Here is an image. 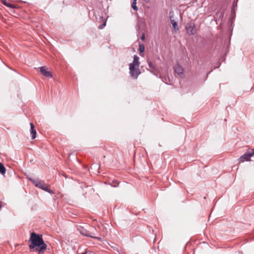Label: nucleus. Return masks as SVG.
Segmentation results:
<instances>
[{
  "instance_id": "16",
  "label": "nucleus",
  "mask_w": 254,
  "mask_h": 254,
  "mask_svg": "<svg viewBox=\"0 0 254 254\" xmlns=\"http://www.w3.org/2000/svg\"><path fill=\"white\" fill-rule=\"evenodd\" d=\"M131 7L135 10H137V7L136 6V2L133 1L131 4Z\"/></svg>"
},
{
  "instance_id": "23",
  "label": "nucleus",
  "mask_w": 254,
  "mask_h": 254,
  "mask_svg": "<svg viewBox=\"0 0 254 254\" xmlns=\"http://www.w3.org/2000/svg\"><path fill=\"white\" fill-rule=\"evenodd\" d=\"M171 19H173V15H171Z\"/></svg>"
},
{
  "instance_id": "3",
  "label": "nucleus",
  "mask_w": 254,
  "mask_h": 254,
  "mask_svg": "<svg viewBox=\"0 0 254 254\" xmlns=\"http://www.w3.org/2000/svg\"><path fill=\"white\" fill-rule=\"evenodd\" d=\"M194 27L195 25L193 23H188L186 24L185 28L189 35H193L196 33V30Z\"/></svg>"
},
{
  "instance_id": "20",
  "label": "nucleus",
  "mask_w": 254,
  "mask_h": 254,
  "mask_svg": "<svg viewBox=\"0 0 254 254\" xmlns=\"http://www.w3.org/2000/svg\"><path fill=\"white\" fill-rule=\"evenodd\" d=\"M141 39L143 41L145 39V35L144 34L141 36Z\"/></svg>"
},
{
  "instance_id": "13",
  "label": "nucleus",
  "mask_w": 254,
  "mask_h": 254,
  "mask_svg": "<svg viewBox=\"0 0 254 254\" xmlns=\"http://www.w3.org/2000/svg\"><path fill=\"white\" fill-rule=\"evenodd\" d=\"M139 51L141 53H142L144 52V46L143 44H139Z\"/></svg>"
},
{
  "instance_id": "5",
  "label": "nucleus",
  "mask_w": 254,
  "mask_h": 254,
  "mask_svg": "<svg viewBox=\"0 0 254 254\" xmlns=\"http://www.w3.org/2000/svg\"><path fill=\"white\" fill-rule=\"evenodd\" d=\"M79 231L80 232V233L83 236L92 238L93 239H99L98 237L94 236V234L89 231L86 230V229L81 228V229L79 230Z\"/></svg>"
},
{
  "instance_id": "25",
  "label": "nucleus",
  "mask_w": 254,
  "mask_h": 254,
  "mask_svg": "<svg viewBox=\"0 0 254 254\" xmlns=\"http://www.w3.org/2000/svg\"><path fill=\"white\" fill-rule=\"evenodd\" d=\"M82 254H86L85 253H82Z\"/></svg>"
},
{
  "instance_id": "18",
  "label": "nucleus",
  "mask_w": 254,
  "mask_h": 254,
  "mask_svg": "<svg viewBox=\"0 0 254 254\" xmlns=\"http://www.w3.org/2000/svg\"><path fill=\"white\" fill-rule=\"evenodd\" d=\"M148 65L150 67V68H151L154 70H155V67L154 65L152 64V63L151 62H148Z\"/></svg>"
},
{
  "instance_id": "14",
  "label": "nucleus",
  "mask_w": 254,
  "mask_h": 254,
  "mask_svg": "<svg viewBox=\"0 0 254 254\" xmlns=\"http://www.w3.org/2000/svg\"><path fill=\"white\" fill-rule=\"evenodd\" d=\"M29 180H30L36 187H38L39 185H38L40 183L39 181L34 180L31 178H29Z\"/></svg>"
},
{
  "instance_id": "21",
  "label": "nucleus",
  "mask_w": 254,
  "mask_h": 254,
  "mask_svg": "<svg viewBox=\"0 0 254 254\" xmlns=\"http://www.w3.org/2000/svg\"><path fill=\"white\" fill-rule=\"evenodd\" d=\"M0 1L2 2V3L4 4L7 1L6 0H0Z\"/></svg>"
},
{
  "instance_id": "8",
  "label": "nucleus",
  "mask_w": 254,
  "mask_h": 254,
  "mask_svg": "<svg viewBox=\"0 0 254 254\" xmlns=\"http://www.w3.org/2000/svg\"><path fill=\"white\" fill-rule=\"evenodd\" d=\"M30 133L31 135V138L34 139L36 137V130L35 129L33 123H31L30 124Z\"/></svg>"
},
{
  "instance_id": "9",
  "label": "nucleus",
  "mask_w": 254,
  "mask_h": 254,
  "mask_svg": "<svg viewBox=\"0 0 254 254\" xmlns=\"http://www.w3.org/2000/svg\"><path fill=\"white\" fill-rule=\"evenodd\" d=\"M38 185H39L38 188L47 192H51V190L48 189V187L45 183L40 182V183Z\"/></svg>"
},
{
  "instance_id": "10",
  "label": "nucleus",
  "mask_w": 254,
  "mask_h": 254,
  "mask_svg": "<svg viewBox=\"0 0 254 254\" xmlns=\"http://www.w3.org/2000/svg\"><path fill=\"white\" fill-rule=\"evenodd\" d=\"M130 65L139 66V57L135 55L133 57V62L129 64Z\"/></svg>"
},
{
  "instance_id": "1",
  "label": "nucleus",
  "mask_w": 254,
  "mask_h": 254,
  "mask_svg": "<svg viewBox=\"0 0 254 254\" xmlns=\"http://www.w3.org/2000/svg\"><path fill=\"white\" fill-rule=\"evenodd\" d=\"M29 241L31 242L29 245L30 251L33 250V251L38 252L40 254L43 253L47 249V246L44 242L42 235L32 232L30 235Z\"/></svg>"
},
{
  "instance_id": "7",
  "label": "nucleus",
  "mask_w": 254,
  "mask_h": 254,
  "mask_svg": "<svg viewBox=\"0 0 254 254\" xmlns=\"http://www.w3.org/2000/svg\"><path fill=\"white\" fill-rule=\"evenodd\" d=\"M174 71L176 73H177L180 76H183L184 69L179 64L176 65L174 67Z\"/></svg>"
},
{
  "instance_id": "4",
  "label": "nucleus",
  "mask_w": 254,
  "mask_h": 254,
  "mask_svg": "<svg viewBox=\"0 0 254 254\" xmlns=\"http://www.w3.org/2000/svg\"><path fill=\"white\" fill-rule=\"evenodd\" d=\"M253 155H254V149H252L251 151L247 152L242 155L239 158L240 162H243L246 160H249Z\"/></svg>"
},
{
  "instance_id": "15",
  "label": "nucleus",
  "mask_w": 254,
  "mask_h": 254,
  "mask_svg": "<svg viewBox=\"0 0 254 254\" xmlns=\"http://www.w3.org/2000/svg\"><path fill=\"white\" fill-rule=\"evenodd\" d=\"M4 5L11 8H14L15 7V6L14 5L8 3L7 2H6Z\"/></svg>"
},
{
  "instance_id": "11",
  "label": "nucleus",
  "mask_w": 254,
  "mask_h": 254,
  "mask_svg": "<svg viewBox=\"0 0 254 254\" xmlns=\"http://www.w3.org/2000/svg\"><path fill=\"white\" fill-rule=\"evenodd\" d=\"M169 17H170L171 24H172V26L173 27L174 30L175 31L179 30V28L177 27V26H178L177 22H176L174 19H171V12H170V16Z\"/></svg>"
},
{
  "instance_id": "6",
  "label": "nucleus",
  "mask_w": 254,
  "mask_h": 254,
  "mask_svg": "<svg viewBox=\"0 0 254 254\" xmlns=\"http://www.w3.org/2000/svg\"><path fill=\"white\" fill-rule=\"evenodd\" d=\"M40 72L46 77H52L51 72L47 70V68L46 66H41L40 67Z\"/></svg>"
},
{
  "instance_id": "2",
  "label": "nucleus",
  "mask_w": 254,
  "mask_h": 254,
  "mask_svg": "<svg viewBox=\"0 0 254 254\" xmlns=\"http://www.w3.org/2000/svg\"><path fill=\"white\" fill-rule=\"evenodd\" d=\"M129 73L130 76L134 79H136L138 75L140 73L139 66H132L129 65Z\"/></svg>"
},
{
  "instance_id": "12",
  "label": "nucleus",
  "mask_w": 254,
  "mask_h": 254,
  "mask_svg": "<svg viewBox=\"0 0 254 254\" xmlns=\"http://www.w3.org/2000/svg\"><path fill=\"white\" fill-rule=\"evenodd\" d=\"M5 172V168L4 165L0 162V173L3 174Z\"/></svg>"
},
{
  "instance_id": "19",
  "label": "nucleus",
  "mask_w": 254,
  "mask_h": 254,
  "mask_svg": "<svg viewBox=\"0 0 254 254\" xmlns=\"http://www.w3.org/2000/svg\"><path fill=\"white\" fill-rule=\"evenodd\" d=\"M106 22L104 21L102 24H101L99 26V27H98L99 29H103L106 26Z\"/></svg>"
},
{
  "instance_id": "22",
  "label": "nucleus",
  "mask_w": 254,
  "mask_h": 254,
  "mask_svg": "<svg viewBox=\"0 0 254 254\" xmlns=\"http://www.w3.org/2000/svg\"><path fill=\"white\" fill-rule=\"evenodd\" d=\"M146 2H148L149 1V0H145Z\"/></svg>"
},
{
  "instance_id": "24",
  "label": "nucleus",
  "mask_w": 254,
  "mask_h": 254,
  "mask_svg": "<svg viewBox=\"0 0 254 254\" xmlns=\"http://www.w3.org/2000/svg\"><path fill=\"white\" fill-rule=\"evenodd\" d=\"M137 0H133V1H136Z\"/></svg>"
},
{
  "instance_id": "17",
  "label": "nucleus",
  "mask_w": 254,
  "mask_h": 254,
  "mask_svg": "<svg viewBox=\"0 0 254 254\" xmlns=\"http://www.w3.org/2000/svg\"><path fill=\"white\" fill-rule=\"evenodd\" d=\"M119 184V183L117 181H113L111 185L114 187H116L118 186Z\"/></svg>"
}]
</instances>
